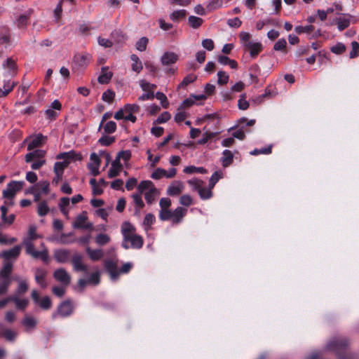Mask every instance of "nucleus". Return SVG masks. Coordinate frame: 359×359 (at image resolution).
Instances as JSON below:
<instances>
[{
	"instance_id": "1",
	"label": "nucleus",
	"mask_w": 359,
	"mask_h": 359,
	"mask_svg": "<svg viewBox=\"0 0 359 359\" xmlns=\"http://www.w3.org/2000/svg\"><path fill=\"white\" fill-rule=\"evenodd\" d=\"M348 346L347 338L337 336L327 342L325 349L334 353L338 359H355V355L349 350Z\"/></svg>"
},
{
	"instance_id": "2",
	"label": "nucleus",
	"mask_w": 359,
	"mask_h": 359,
	"mask_svg": "<svg viewBox=\"0 0 359 359\" xmlns=\"http://www.w3.org/2000/svg\"><path fill=\"white\" fill-rule=\"evenodd\" d=\"M40 236L36 233V226L35 225H30L28 230V234L24 238L22 243L25 247L26 253L31 255L35 259H41L43 262H47L48 260V250L44 247L43 243L41 246L43 249L41 251H38L34 249L33 241L39 238Z\"/></svg>"
},
{
	"instance_id": "3",
	"label": "nucleus",
	"mask_w": 359,
	"mask_h": 359,
	"mask_svg": "<svg viewBox=\"0 0 359 359\" xmlns=\"http://www.w3.org/2000/svg\"><path fill=\"white\" fill-rule=\"evenodd\" d=\"M137 191L140 192V194L145 192V200L149 204L155 200L156 196L158 194V191L154 187L153 182L149 180L142 181L137 186Z\"/></svg>"
},
{
	"instance_id": "4",
	"label": "nucleus",
	"mask_w": 359,
	"mask_h": 359,
	"mask_svg": "<svg viewBox=\"0 0 359 359\" xmlns=\"http://www.w3.org/2000/svg\"><path fill=\"white\" fill-rule=\"evenodd\" d=\"M143 243L142 236L133 233L123 238L121 245L125 249H128L129 248L140 249Z\"/></svg>"
},
{
	"instance_id": "5",
	"label": "nucleus",
	"mask_w": 359,
	"mask_h": 359,
	"mask_svg": "<svg viewBox=\"0 0 359 359\" xmlns=\"http://www.w3.org/2000/svg\"><path fill=\"white\" fill-rule=\"evenodd\" d=\"M23 181H12L8 183L6 188L2 191L3 198H14L15 194L24 187Z\"/></svg>"
},
{
	"instance_id": "6",
	"label": "nucleus",
	"mask_w": 359,
	"mask_h": 359,
	"mask_svg": "<svg viewBox=\"0 0 359 359\" xmlns=\"http://www.w3.org/2000/svg\"><path fill=\"white\" fill-rule=\"evenodd\" d=\"M189 183L190 184L193 185V188L195 190H197L200 197L203 200L209 199L212 197V189H210V186L209 185V187H202L203 182L201 180H198L196 179L194 180H190L189 181Z\"/></svg>"
},
{
	"instance_id": "7",
	"label": "nucleus",
	"mask_w": 359,
	"mask_h": 359,
	"mask_svg": "<svg viewBox=\"0 0 359 359\" xmlns=\"http://www.w3.org/2000/svg\"><path fill=\"white\" fill-rule=\"evenodd\" d=\"M159 218L162 221L172 220L173 224H177L180 222V207L175 208L174 211L169 208L161 209L159 212Z\"/></svg>"
},
{
	"instance_id": "8",
	"label": "nucleus",
	"mask_w": 359,
	"mask_h": 359,
	"mask_svg": "<svg viewBox=\"0 0 359 359\" xmlns=\"http://www.w3.org/2000/svg\"><path fill=\"white\" fill-rule=\"evenodd\" d=\"M104 266L107 271L109 273L111 279L116 280L118 279L120 272L118 269L117 259L116 257L107 259L104 261Z\"/></svg>"
},
{
	"instance_id": "9",
	"label": "nucleus",
	"mask_w": 359,
	"mask_h": 359,
	"mask_svg": "<svg viewBox=\"0 0 359 359\" xmlns=\"http://www.w3.org/2000/svg\"><path fill=\"white\" fill-rule=\"evenodd\" d=\"M88 219L86 212H83L81 215H78L73 223V227L75 229H90L93 227V224L90 223H86Z\"/></svg>"
},
{
	"instance_id": "10",
	"label": "nucleus",
	"mask_w": 359,
	"mask_h": 359,
	"mask_svg": "<svg viewBox=\"0 0 359 359\" xmlns=\"http://www.w3.org/2000/svg\"><path fill=\"white\" fill-rule=\"evenodd\" d=\"M21 252V246L15 245L12 249L3 251L0 256L3 257L5 261H9L11 259H16L20 255Z\"/></svg>"
},
{
	"instance_id": "11",
	"label": "nucleus",
	"mask_w": 359,
	"mask_h": 359,
	"mask_svg": "<svg viewBox=\"0 0 359 359\" xmlns=\"http://www.w3.org/2000/svg\"><path fill=\"white\" fill-rule=\"evenodd\" d=\"M54 278L65 286L68 285L70 283L71 278L70 276L64 269H59L54 272Z\"/></svg>"
},
{
	"instance_id": "12",
	"label": "nucleus",
	"mask_w": 359,
	"mask_h": 359,
	"mask_svg": "<svg viewBox=\"0 0 359 359\" xmlns=\"http://www.w3.org/2000/svg\"><path fill=\"white\" fill-rule=\"evenodd\" d=\"M351 15L348 14H340V16L334 20L333 23L337 25L339 31H343L350 25Z\"/></svg>"
},
{
	"instance_id": "13",
	"label": "nucleus",
	"mask_w": 359,
	"mask_h": 359,
	"mask_svg": "<svg viewBox=\"0 0 359 359\" xmlns=\"http://www.w3.org/2000/svg\"><path fill=\"white\" fill-rule=\"evenodd\" d=\"M73 312V306L69 301H65L57 308V313L62 317H67Z\"/></svg>"
},
{
	"instance_id": "14",
	"label": "nucleus",
	"mask_w": 359,
	"mask_h": 359,
	"mask_svg": "<svg viewBox=\"0 0 359 359\" xmlns=\"http://www.w3.org/2000/svg\"><path fill=\"white\" fill-rule=\"evenodd\" d=\"M90 59L89 54L76 55L74 57V67L84 68L90 62Z\"/></svg>"
},
{
	"instance_id": "15",
	"label": "nucleus",
	"mask_w": 359,
	"mask_h": 359,
	"mask_svg": "<svg viewBox=\"0 0 359 359\" xmlns=\"http://www.w3.org/2000/svg\"><path fill=\"white\" fill-rule=\"evenodd\" d=\"M72 263L76 271H88V266L83 264L81 255L79 254L74 255L72 259Z\"/></svg>"
},
{
	"instance_id": "16",
	"label": "nucleus",
	"mask_w": 359,
	"mask_h": 359,
	"mask_svg": "<svg viewBox=\"0 0 359 359\" xmlns=\"http://www.w3.org/2000/svg\"><path fill=\"white\" fill-rule=\"evenodd\" d=\"M207 96L204 94L195 95H191L188 98L183 100V102L181 103V107L188 108L191 107L193 104H195L196 101L199 100H206Z\"/></svg>"
},
{
	"instance_id": "17",
	"label": "nucleus",
	"mask_w": 359,
	"mask_h": 359,
	"mask_svg": "<svg viewBox=\"0 0 359 359\" xmlns=\"http://www.w3.org/2000/svg\"><path fill=\"white\" fill-rule=\"evenodd\" d=\"M16 83L10 80H4L3 88H0V97H6L15 88Z\"/></svg>"
},
{
	"instance_id": "18",
	"label": "nucleus",
	"mask_w": 359,
	"mask_h": 359,
	"mask_svg": "<svg viewBox=\"0 0 359 359\" xmlns=\"http://www.w3.org/2000/svg\"><path fill=\"white\" fill-rule=\"evenodd\" d=\"M46 271L42 269H37L35 273L36 282L42 287L45 288L47 286L46 281Z\"/></svg>"
},
{
	"instance_id": "19",
	"label": "nucleus",
	"mask_w": 359,
	"mask_h": 359,
	"mask_svg": "<svg viewBox=\"0 0 359 359\" xmlns=\"http://www.w3.org/2000/svg\"><path fill=\"white\" fill-rule=\"evenodd\" d=\"M22 324L25 327L27 332L35 328L37 325V320L33 316L26 315L22 319Z\"/></svg>"
},
{
	"instance_id": "20",
	"label": "nucleus",
	"mask_w": 359,
	"mask_h": 359,
	"mask_svg": "<svg viewBox=\"0 0 359 359\" xmlns=\"http://www.w3.org/2000/svg\"><path fill=\"white\" fill-rule=\"evenodd\" d=\"M122 168V165L121 164L119 160L116 159L111 163V167L109 168L108 171V177L109 178H114L118 175Z\"/></svg>"
},
{
	"instance_id": "21",
	"label": "nucleus",
	"mask_w": 359,
	"mask_h": 359,
	"mask_svg": "<svg viewBox=\"0 0 359 359\" xmlns=\"http://www.w3.org/2000/svg\"><path fill=\"white\" fill-rule=\"evenodd\" d=\"M13 264L10 261H5L3 268L0 271V279H11Z\"/></svg>"
},
{
	"instance_id": "22",
	"label": "nucleus",
	"mask_w": 359,
	"mask_h": 359,
	"mask_svg": "<svg viewBox=\"0 0 359 359\" xmlns=\"http://www.w3.org/2000/svg\"><path fill=\"white\" fill-rule=\"evenodd\" d=\"M107 69L108 67H102V73L97 79L98 82L101 84L108 83L113 76V73L107 71Z\"/></svg>"
},
{
	"instance_id": "23",
	"label": "nucleus",
	"mask_w": 359,
	"mask_h": 359,
	"mask_svg": "<svg viewBox=\"0 0 359 359\" xmlns=\"http://www.w3.org/2000/svg\"><path fill=\"white\" fill-rule=\"evenodd\" d=\"M177 59V55L171 52H165L161 57V62L163 65H169L176 62Z\"/></svg>"
},
{
	"instance_id": "24",
	"label": "nucleus",
	"mask_w": 359,
	"mask_h": 359,
	"mask_svg": "<svg viewBox=\"0 0 359 359\" xmlns=\"http://www.w3.org/2000/svg\"><path fill=\"white\" fill-rule=\"evenodd\" d=\"M86 251L92 261H98L104 256V252L101 249L92 250L90 247H87Z\"/></svg>"
},
{
	"instance_id": "25",
	"label": "nucleus",
	"mask_w": 359,
	"mask_h": 359,
	"mask_svg": "<svg viewBox=\"0 0 359 359\" xmlns=\"http://www.w3.org/2000/svg\"><path fill=\"white\" fill-rule=\"evenodd\" d=\"M245 47L250 50V54L252 57H255L262 50L260 43L248 42Z\"/></svg>"
},
{
	"instance_id": "26",
	"label": "nucleus",
	"mask_w": 359,
	"mask_h": 359,
	"mask_svg": "<svg viewBox=\"0 0 359 359\" xmlns=\"http://www.w3.org/2000/svg\"><path fill=\"white\" fill-rule=\"evenodd\" d=\"M45 151L43 150H34L32 152H29L25 156V161L27 163H29L32 161L34 159H42L44 156Z\"/></svg>"
},
{
	"instance_id": "27",
	"label": "nucleus",
	"mask_w": 359,
	"mask_h": 359,
	"mask_svg": "<svg viewBox=\"0 0 359 359\" xmlns=\"http://www.w3.org/2000/svg\"><path fill=\"white\" fill-rule=\"evenodd\" d=\"M233 154L228 149H225L221 158L222 164L224 167L229 166L233 161Z\"/></svg>"
},
{
	"instance_id": "28",
	"label": "nucleus",
	"mask_w": 359,
	"mask_h": 359,
	"mask_svg": "<svg viewBox=\"0 0 359 359\" xmlns=\"http://www.w3.org/2000/svg\"><path fill=\"white\" fill-rule=\"evenodd\" d=\"M12 302L15 304V306L18 309L24 310L29 304V300L27 299H19V296L18 294H14L12 296Z\"/></svg>"
},
{
	"instance_id": "29",
	"label": "nucleus",
	"mask_w": 359,
	"mask_h": 359,
	"mask_svg": "<svg viewBox=\"0 0 359 359\" xmlns=\"http://www.w3.org/2000/svg\"><path fill=\"white\" fill-rule=\"evenodd\" d=\"M4 68H7L8 69V74L11 76H14L16 74L17 65L15 62L11 59L8 58L5 62L3 64Z\"/></svg>"
},
{
	"instance_id": "30",
	"label": "nucleus",
	"mask_w": 359,
	"mask_h": 359,
	"mask_svg": "<svg viewBox=\"0 0 359 359\" xmlns=\"http://www.w3.org/2000/svg\"><path fill=\"white\" fill-rule=\"evenodd\" d=\"M10 41V32L7 27H0V43H8Z\"/></svg>"
},
{
	"instance_id": "31",
	"label": "nucleus",
	"mask_w": 359,
	"mask_h": 359,
	"mask_svg": "<svg viewBox=\"0 0 359 359\" xmlns=\"http://www.w3.org/2000/svg\"><path fill=\"white\" fill-rule=\"evenodd\" d=\"M141 195H142V194H140V192L138 191V193L133 194L132 196L133 202L135 204V205L137 206V208L135 210L136 215L140 214L139 210H137V208L140 209V208H143L144 205V202L142 199Z\"/></svg>"
},
{
	"instance_id": "32",
	"label": "nucleus",
	"mask_w": 359,
	"mask_h": 359,
	"mask_svg": "<svg viewBox=\"0 0 359 359\" xmlns=\"http://www.w3.org/2000/svg\"><path fill=\"white\" fill-rule=\"evenodd\" d=\"M131 60L133 62L132 64V70L139 73L142 69V65L137 55L133 54L130 56Z\"/></svg>"
},
{
	"instance_id": "33",
	"label": "nucleus",
	"mask_w": 359,
	"mask_h": 359,
	"mask_svg": "<svg viewBox=\"0 0 359 359\" xmlns=\"http://www.w3.org/2000/svg\"><path fill=\"white\" fill-rule=\"evenodd\" d=\"M36 189L42 194H48L49 193L50 183L47 180H41L36 183Z\"/></svg>"
},
{
	"instance_id": "34",
	"label": "nucleus",
	"mask_w": 359,
	"mask_h": 359,
	"mask_svg": "<svg viewBox=\"0 0 359 359\" xmlns=\"http://www.w3.org/2000/svg\"><path fill=\"white\" fill-rule=\"evenodd\" d=\"M79 155L74 151L69 152L60 153L57 156V159H63L64 161H69V160L76 159Z\"/></svg>"
},
{
	"instance_id": "35",
	"label": "nucleus",
	"mask_w": 359,
	"mask_h": 359,
	"mask_svg": "<svg viewBox=\"0 0 359 359\" xmlns=\"http://www.w3.org/2000/svg\"><path fill=\"white\" fill-rule=\"evenodd\" d=\"M69 253L67 250H60L55 252V258L60 263L66 262L68 259Z\"/></svg>"
},
{
	"instance_id": "36",
	"label": "nucleus",
	"mask_w": 359,
	"mask_h": 359,
	"mask_svg": "<svg viewBox=\"0 0 359 359\" xmlns=\"http://www.w3.org/2000/svg\"><path fill=\"white\" fill-rule=\"evenodd\" d=\"M121 232L124 238L127 236L135 233V228L130 223L126 222L122 225Z\"/></svg>"
},
{
	"instance_id": "37",
	"label": "nucleus",
	"mask_w": 359,
	"mask_h": 359,
	"mask_svg": "<svg viewBox=\"0 0 359 359\" xmlns=\"http://www.w3.org/2000/svg\"><path fill=\"white\" fill-rule=\"evenodd\" d=\"M203 20L202 18L194 15H190L188 18V24L192 28H198L203 23Z\"/></svg>"
},
{
	"instance_id": "38",
	"label": "nucleus",
	"mask_w": 359,
	"mask_h": 359,
	"mask_svg": "<svg viewBox=\"0 0 359 359\" xmlns=\"http://www.w3.org/2000/svg\"><path fill=\"white\" fill-rule=\"evenodd\" d=\"M49 212V208L47 202L45 201H40L37 206V213L39 216L43 217L47 215Z\"/></svg>"
},
{
	"instance_id": "39",
	"label": "nucleus",
	"mask_w": 359,
	"mask_h": 359,
	"mask_svg": "<svg viewBox=\"0 0 359 359\" xmlns=\"http://www.w3.org/2000/svg\"><path fill=\"white\" fill-rule=\"evenodd\" d=\"M17 334L18 333L15 331L11 329H6L1 332V335L9 341H13L15 339Z\"/></svg>"
},
{
	"instance_id": "40",
	"label": "nucleus",
	"mask_w": 359,
	"mask_h": 359,
	"mask_svg": "<svg viewBox=\"0 0 359 359\" xmlns=\"http://www.w3.org/2000/svg\"><path fill=\"white\" fill-rule=\"evenodd\" d=\"M90 184L92 187V193L93 195H101L103 193V189L97 184V180L95 178H92L90 180Z\"/></svg>"
},
{
	"instance_id": "41",
	"label": "nucleus",
	"mask_w": 359,
	"mask_h": 359,
	"mask_svg": "<svg viewBox=\"0 0 359 359\" xmlns=\"http://www.w3.org/2000/svg\"><path fill=\"white\" fill-rule=\"evenodd\" d=\"M43 136L41 134H39L36 135L28 144L27 149L32 150L35 147H39L43 139Z\"/></svg>"
},
{
	"instance_id": "42",
	"label": "nucleus",
	"mask_w": 359,
	"mask_h": 359,
	"mask_svg": "<svg viewBox=\"0 0 359 359\" xmlns=\"http://www.w3.org/2000/svg\"><path fill=\"white\" fill-rule=\"evenodd\" d=\"M110 241V237L105 233H99L95 238V242L98 245L102 246Z\"/></svg>"
},
{
	"instance_id": "43",
	"label": "nucleus",
	"mask_w": 359,
	"mask_h": 359,
	"mask_svg": "<svg viewBox=\"0 0 359 359\" xmlns=\"http://www.w3.org/2000/svg\"><path fill=\"white\" fill-rule=\"evenodd\" d=\"M69 161H63L62 162H55L54 165V172L63 174L65 168L68 165Z\"/></svg>"
},
{
	"instance_id": "44",
	"label": "nucleus",
	"mask_w": 359,
	"mask_h": 359,
	"mask_svg": "<svg viewBox=\"0 0 359 359\" xmlns=\"http://www.w3.org/2000/svg\"><path fill=\"white\" fill-rule=\"evenodd\" d=\"M39 304L40 307L43 310H48L50 309L52 306V302L49 297L46 296L43 297L41 299H39Z\"/></svg>"
},
{
	"instance_id": "45",
	"label": "nucleus",
	"mask_w": 359,
	"mask_h": 359,
	"mask_svg": "<svg viewBox=\"0 0 359 359\" xmlns=\"http://www.w3.org/2000/svg\"><path fill=\"white\" fill-rule=\"evenodd\" d=\"M149 40L147 37L143 36L140 38L136 43V48L139 51H144L147 48V46L148 44Z\"/></svg>"
},
{
	"instance_id": "46",
	"label": "nucleus",
	"mask_w": 359,
	"mask_h": 359,
	"mask_svg": "<svg viewBox=\"0 0 359 359\" xmlns=\"http://www.w3.org/2000/svg\"><path fill=\"white\" fill-rule=\"evenodd\" d=\"M11 283V279H0V296L7 292Z\"/></svg>"
},
{
	"instance_id": "47",
	"label": "nucleus",
	"mask_w": 359,
	"mask_h": 359,
	"mask_svg": "<svg viewBox=\"0 0 359 359\" xmlns=\"http://www.w3.org/2000/svg\"><path fill=\"white\" fill-rule=\"evenodd\" d=\"M72 233H69L68 234L62 233L59 238H57V243L65 245L74 243L75 240H70L68 238V237L72 236Z\"/></svg>"
},
{
	"instance_id": "48",
	"label": "nucleus",
	"mask_w": 359,
	"mask_h": 359,
	"mask_svg": "<svg viewBox=\"0 0 359 359\" xmlns=\"http://www.w3.org/2000/svg\"><path fill=\"white\" fill-rule=\"evenodd\" d=\"M167 193L170 196H177L180 194V183L176 182L170 185L167 189Z\"/></svg>"
},
{
	"instance_id": "49",
	"label": "nucleus",
	"mask_w": 359,
	"mask_h": 359,
	"mask_svg": "<svg viewBox=\"0 0 359 359\" xmlns=\"http://www.w3.org/2000/svg\"><path fill=\"white\" fill-rule=\"evenodd\" d=\"M184 172L185 173H194V172H199V173H205L206 170L203 167H195V166H187L184 168Z\"/></svg>"
},
{
	"instance_id": "50",
	"label": "nucleus",
	"mask_w": 359,
	"mask_h": 359,
	"mask_svg": "<svg viewBox=\"0 0 359 359\" xmlns=\"http://www.w3.org/2000/svg\"><path fill=\"white\" fill-rule=\"evenodd\" d=\"M116 130V124L114 121H108L104 126V133L111 134L114 133Z\"/></svg>"
},
{
	"instance_id": "51",
	"label": "nucleus",
	"mask_w": 359,
	"mask_h": 359,
	"mask_svg": "<svg viewBox=\"0 0 359 359\" xmlns=\"http://www.w3.org/2000/svg\"><path fill=\"white\" fill-rule=\"evenodd\" d=\"M223 174L221 172H215L210 179L209 185L210 186V189H212L215 184L219 181V179L222 178Z\"/></svg>"
},
{
	"instance_id": "52",
	"label": "nucleus",
	"mask_w": 359,
	"mask_h": 359,
	"mask_svg": "<svg viewBox=\"0 0 359 359\" xmlns=\"http://www.w3.org/2000/svg\"><path fill=\"white\" fill-rule=\"evenodd\" d=\"M313 29L314 27L313 25L297 26L294 28V31L297 34L310 33L313 31Z\"/></svg>"
},
{
	"instance_id": "53",
	"label": "nucleus",
	"mask_w": 359,
	"mask_h": 359,
	"mask_svg": "<svg viewBox=\"0 0 359 359\" xmlns=\"http://www.w3.org/2000/svg\"><path fill=\"white\" fill-rule=\"evenodd\" d=\"M115 141L114 137L102 135L98 140V142L102 146H109Z\"/></svg>"
},
{
	"instance_id": "54",
	"label": "nucleus",
	"mask_w": 359,
	"mask_h": 359,
	"mask_svg": "<svg viewBox=\"0 0 359 359\" xmlns=\"http://www.w3.org/2000/svg\"><path fill=\"white\" fill-rule=\"evenodd\" d=\"M217 76H218L217 83L219 85H224V84L227 83V82L229 81V75L226 72H224L223 71H219L217 72Z\"/></svg>"
},
{
	"instance_id": "55",
	"label": "nucleus",
	"mask_w": 359,
	"mask_h": 359,
	"mask_svg": "<svg viewBox=\"0 0 359 359\" xmlns=\"http://www.w3.org/2000/svg\"><path fill=\"white\" fill-rule=\"evenodd\" d=\"M165 173L166 170L165 169L158 168L152 172L151 177L154 180H158L162 177H165Z\"/></svg>"
},
{
	"instance_id": "56",
	"label": "nucleus",
	"mask_w": 359,
	"mask_h": 359,
	"mask_svg": "<svg viewBox=\"0 0 359 359\" xmlns=\"http://www.w3.org/2000/svg\"><path fill=\"white\" fill-rule=\"evenodd\" d=\"M197 79V76L194 74H190L185 76L182 81H181V86H187V85L194 82Z\"/></svg>"
},
{
	"instance_id": "57",
	"label": "nucleus",
	"mask_w": 359,
	"mask_h": 359,
	"mask_svg": "<svg viewBox=\"0 0 359 359\" xmlns=\"http://www.w3.org/2000/svg\"><path fill=\"white\" fill-rule=\"evenodd\" d=\"M245 98H246L245 94H242L241 95V98L238 100V106L240 109L245 110L248 108L249 103L246 100Z\"/></svg>"
},
{
	"instance_id": "58",
	"label": "nucleus",
	"mask_w": 359,
	"mask_h": 359,
	"mask_svg": "<svg viewBox=\"0 0 359 359\" xmlns=\"http://www.w3.org/2000/svg\"><path fill=\"white\" fill-rule=\"evenodd\" d=\"M28 289V285L25 280H21L20 281L17 290V292L15 294H18V296L20 294H23L27 292Z\"/></svg>"
},
{
	"instance_id": "59",
	"label": "nucleus",
	"mask_w": 359,
	"mask_h": 359,
	"mask_svg": "<svg viewBox=\"0 0 359 359\" xmlns=\"http://www.w3.org/2000/svg\"><path fill=\"white\" fill-rule=\"evenodd\" d=\"M88 284L96 285L100 283V273L98 271L93 273L87 280Z\"/></svg>"
},
{
	"instance_id": "60",
	"label": "nucleus",
	"mask_w": 359,
	"mask_h": 359,
	"mask_svg": "<svg viewBox=\"0 0 359 359\" xmlns=\"http://www.w3.org/2000/svg\"><path fill=\"white\" fill-rule=\"evenodd\" d=\"M170 118V114L168 111L163 112L155 121V123H163Z\"/></svg>"
},
{
	"instance_id": "61",
	"label": "nucleus",
	"mask_w": 359,
	"mask_h": 359,
	"mask_svg": "<svg viewBox=\"0 0 359 359\" xmlns=\"http://www.w3.org/2000/svg\"><path fill=\"white\" fill-rule=\"evenodd\" d=\"M202 46L208 51H211L215 48L214 42L210 39H205L202 41Z\"/></svg>"
},
{
	"instance_id": "62",
	"label": "nucleus",
	"mask_w": 359,
	"mask_h": 359,
	"mask_svg": "<svg viewBox=\"0 0 359 359\" xmlns=\"http://www.w3.org/2000/svg\"><path fill=\"white\" fill-rule=\"evenodd\" d=\"M124 110L126 112L133 114L139 111L140 107L136 104H126L124 106Z\"/></svg>"
},
{
	"instance_id": "63",
	"label": "nucleus",
	"mask_w": 359,
	"mask_h": 359,
	"mask_svg": "<svg viewBox=\"0 0 359 359\" xmlns=\"http://www.w3.org/2000/svg\"><path fill=\"white\" fill-rule=\"evenodd\" d=\"M114 96L115 93L112 90H108L102 94V99L104 102H110L113 100Z\"/></svg>"
},
{
	"instance_id": "64",
	"label": "nucleus",
	"mask_w": 359,
	"mask_h": 359,
	"mask_svg": "<svg viewBox=\"0 0 359 359\" xmlns=\"http://www.w3.org/2000/svg\"><path fill=\"white\" fill-rule=\"evenodd\" d=\"M155 221V217L151 213H148L145 215L143 224L144 226H147V227H149Z\"/></svg>"
}]
</instances>
